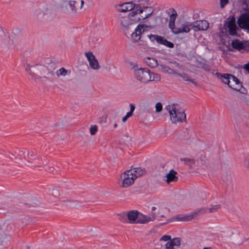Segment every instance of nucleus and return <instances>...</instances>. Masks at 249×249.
<instances>
[{"label": "nucleus", "mask_w": 249, "mask_h": 249, "mask_svg": "<svg viewBox=\"0 0 249 249\" xmlns=\"http://www.w3.org/2000/svg\"><path fill=\"white\" fill-rule=\"evenodd\" d=\"M170 18L169 21V27L171 30L172 32L175 30L176 27H175V21L177 16V13L174 9H169Z\"/></svg>", "instance_id": "nucleus-19"}, {"label": "nucleus", "mask_w": 249, "mask_h": 249, "mask_svg": "<svg viewBox=\"0 0 249 249\" xmlns=\"http://www.w3.org/2000/svg\"><path fill=\"white\" fill-rule=\"evenodd\" d=\"M149 76L150 79L148 80V82L150 81L159 82L161 79L160 75V74L151 72L150 71H149Z\"/></svg>", "instance_id": "nucleus-32"}, {"label": "nucleus", "mask_w": 249, "mask_h": 249, "mask_svg": "<svg viewBox=\"0 0 249 249\" xmlns=\"http://www.w3.org/2000/svg\"><path fill=\"white\" fill-rule=\"evenodd\" d=\"M25 70L28 74L35 79L45 78L50 73V71L46 66L38 64L31 65L27 63L25 66Z\"/></svg>", "instance_id": "nucleus-6"}, {"label": "nucleus", "mask_w": 249, "mask_h": 249, "mask_svg": "<svg viewBox=\"0 0 249 249\" xmlns=\"http://www.w3.org/2000/svg\"><path fill=\"white\" fill-rule=\"evenodd\" d=\"M158 43L164 45L170 48H173L174 46V44L172 42L168 41L167 40L165 39L163 37H162L161 36L160 38V40H159Z\"/></svg>", "instance_id": "nucleus-31"}, {"label": "nucleus", "mask_w": 249, "mask_h": 249, "mask_svg": "<svg viewBox=\"0 0 249 249\" xmlns=\"http://www.w3.org/2000/svg\"><path fill=\"white\" fill-rule=\"evenodd\" d=\"M229 0H220V6L221 8H223L225 5L228 3Z\"/></svg>", "instance_id": "nucleus-40"}, {"label": "nucleus", "mask_w": 249, "mask_h": 249, "mask_svg": "<svg viewBox=\"0 0 249 249\" xmlns=\"http://www.w3.org/2000/svg\"><path fill=\"white\" fill-rule=\"evenodd\" d=\"M117 125H117V124H114V127H115V128L117 127Z\"/></svg>", "instance_id": "nucleus-45"}, {"label": "nucleus", "mask_w": 249, "mask_h": 249, "mask_svg": "<svg viewBox=\"0 0 249 249\" xmlns=\"http://www.w3.org/2000/svg\"><path fill=\"white\" fill-rule=\"evenodd\" d=\"M8 241V235L0 229V248L4 247Z\"/></svg>", "instance_id": "nucleus-27"}, {"label": "nucleus", "mask_w": 249, "mask_h": 249, "mask_svg": "<svg viewBox=\"0 0 249 249\" xmlns=\"http://www.w3.org/2000/svg\"><path fill=\"white\" fill-rule=\"evenodd\" d=\"M147 37L151 41L153 42V41L156 40L157 42V43H158L159 40H160V36H159L155 35H149L147 36Z\"/></svg>", "instance_id": "nucleus-37"}, {"label": "nucleus", "mask_w": 249, "mask_h": 249, "mask_svg": "<svg viewBox=\"0 0 249 249\" xmlns=\"http://www.w3.org/2000/svg\"><path fill=\"white\" fill-rule=\"evenodd\" d=\"M15 32L12 33L3 32L0 35V42L8 46L12 45L16 39L15 36Z\"/></svg>", "instance_id": "nucleus-12"}, {"label": "nucleus", "mask_w": 249, "mask_h": 249, "mask_svg": "<svg viewBox=\"0 0 249 249\" xmlns=\"http://www.w3.org/2000/svg\"><path fill=\"white\" fill-rule=\"evenodd\" d=\"M145 64L149 67L154 68L158 66V61L153 57H147L144 59Z\"/></svg>", "instance_id": "nucleus-24"}, {"label": "nucleus", "mask_w": 249, "mask_h": 249, "mask_svg": "<svg viewBox=\"0 0 249 249\" xmlns=\"http://www.w3.org/2000/svg\"><path fill=\"white\" fill-rule=\"evenodd\" d=\"M247 166L249 168V162L248 163Z\"/></svg>", "instance_id": "nucleus-46"}, {"label": "nucleus", "mask_w": 249, "mask_h": 249, "mask_svg": "<svg viewBox=\"0 0 249 249\" xmlns=\"http://www.w3.org/2000/svg\"><path fill=\"white\" fill-rule=\"evenodd\" d=\"M195 166L197 167H203L206 165V160L205 159H196L195 160Z\"/></svg>", "instance_id": "nucleus-34"}, {"label": "nucleus", "mask_w": 249, "mask_h": 249, "mask_svg": "<svg viewBox=\"0 0 249 249\" xmlns=\"http://www.w3.org/2000/svg\"><path fill=\"white\" fill-rule=\"evenodd\" d=\"M139 45H142L143 46H146V44L145 43L143 42L142 44L140 43Z\"/></svg>", "instance_id": "nucleus-44"}, {"label": "nucleus", "mask_w": 249, "mask_h": 249, "mask_svg": "<svg viewBox=\"0 0 249 249\" xmlns=\"http://www.w3.org/2000/svg\"><path fill=\"white\" fill-rule=\"evenodd\" d=\"M71 73V71H69L64 68H61L56 71V75L57 77H66Z\"/></svg>", "instance_id": "nucleus-28"}, {"label": "nucleus", "mask_w": 249, "mask_h": 249, "mask_svg": "<svg viewBox=\"0 0 249 249\" xmlns=\"http://www.w3.org/2000/svg\"><path fill=\"white\" fill-rule=\"evenodd\" d=\"M62 8L70 14L78 13L82 8L84 2L83 0H62Z\"/></svg>", "instance_id": "nucleus-8"}, {"label": "nucleus", "mask_w": 249, "mask_h": 249, "mask_svg": "<svg viewBox=\"0 0 249 249\" xmlns=\"http://www.w3.org/2000/svg\"><path fill=\"white\" fill-rule=\"evenodd\" d=\"M195 159L188 158H181L180 160L184 162L185 165L192 167L195 166Z\"/></svg>", "instance_id": "nucleus-33"}, {"label": "nucleus", "mask_w": 249, "mask_h": 249, "mask_svg": "<svg viewBox=\"0 0 249 249\" xmlns=\"http://www.w3.org/2000/svg\"><path fill=\"white\" fill-rule=\"evenodd\" d=\"M178 77H181L182 78L183 80L185 81H187L189 82H191L192 83L196 85L197 83L194 81V80L192 79L191 77H190L187 74L182 73H180L177 72V74L175 75Z\"/></svg>", "instance_id": "nucleus-29"}, {"label": "nucleus", "mask_w": 249, "mask_h": 249, "mask_svg": "<svg viewBox=\"0 0 249 249\" xmlns=\"http://www.w3.org/2000/svg\"><path fill=\"white\" fill-rule=\"evenodd\" d=\"M239 26L249 31V11L242 14L237 19Z\"/></svg>", "instance_id": "nucleus-14"}, {"label": "nucleus", "mask_w": 249, "mask_h": 249, "mask_svg": "<svg viewBox=\"0 0 249 249\" xmlns=\"http://www.w3.org/2000/svg\"><path fill=\"white\" fill-rule=\"evenodd\" d=\"M53 195L55 197L59 196L61 195V192L56 189H53Z\"/></svg>", "instance_id": "nucleus-39"}, {"label": "nucleus", "mask_w": 249, "mask_h": 249, "mask_svg": "<svg viewBox=\"0 0 249 249\" xmlns=\"http://www.w3.org/2000/svg\"><path fill=\"white\" fill-rule=\"evenodd\" d=\"M220 208V205H215L212 206L210 208H203L198 210L200 213H215Z\"/></svg>", "instance_id": "nucleus-22"}, {"label": "nucleus", "mask_w": 249, "mask_h": 249, "mask_svg": "<svg viewBox=\"0 0 249 249\" xmlns=\"http://www.w3.org/2000/svg\"><path fill=\"white\" fill-rule=\"evenodd\" d=\"M156 112H160L162 110V106L160 102L157 103L155 106Z\"/></svg>", "instance_id": "nucleus-38"}, {"label": "nucleus", "mask_w": 249, "mask_h": 249, "mask_svg": "<svg viewBox=\"0 0 249 249\" xmlns=\"http://www.w3.org/2000/svg\"><path fill=\"white\" fill-rule=\"evenodd\" d=\"M200 213L198 212V210L193 213H186V214H179L176 215L172 218L171 219H167L166 221L162 223L161 225H164L169 223L170 222L177 221V222H186L190 221L193 219L198 214Z\"/></svg>", "instance_id": "nucleus-10"}, {"label": "nucleus", "mask_w": 249, "mask_h": 249, "mask_svg": "<svg viewBox=\"0 0 249 249\" xmlns=\"http://www.w3.org/2000/svg\"><path fill=\"white\" fill-rule=\"evenodd\" d=\"M181 242V239L179 237L172 239L171 236L164 235L160 238L158 244L161 248L164 247L165 249H173L174 247L179 248Z\"/></svg>", "instance_id": "nucleus-9"}, {"label": "nucleus", "mask_w": 249, "mask_h": 249, "mask_svg": "<svg viewBox=\"0 0 249 249\" xmlns=\"http://www.w3.org/2000/svg\"><path fill=\"white\" fill-rule=\"evenodd\" d=\"M98 131V126L96 125H91L89 128V132L91 135H94Z\"/></svg>", "instance_id": "nucleus-36"}, {"label": "nucleus", "mask_w": 249, "mask_h": 249, "mask_svg": "<svg viewBox=\"0 0 249 249\" xmlns=\"http://www.w3.org/2000/svg\"><path fill=\"white\" fill-rule=\"evenodd\" d=\"M146 173L142 167H132L120 175L118 184L121 188L125 189L132 186L136 179Z\"/></svg>", "instance_id": "nucleus-2"}, {"label": "nucleus", "mask_w": 249, "mask_h": 249, "mask_svg": "<svg viewBox=\"0 0 249 249\" xmlns=\"http://www.w3.org/2000/svg\"><path fill=\"white\" fill-rule=\"evenodd\" d=\"M192 29L196 32L200 30H206L209 27V23L206 20L196 21L192 23Z\"/></svg>", "instance_id": "nucleus-16"}, {"label": "nucleus", "mask_w": 249, "mask_h": 249, "mask_svg": "<svg viewBox=\"0 0 249 249\" xmlns=\"http://www.w3.org/2000/svg\"><path fill=\"white\" fill-rule=\"evenodd\" d=\"M15 32H19L18 31V30L15 31Z\"/></svg>", "instance_id": "nucleus-50"}, {"label": "nucleus", "mask_w": 249, "mask_h": 249, "mask_svg": "<svg viewBox=\"0 0 249 249\" xmlns=\"http://www.w3.org/2000/svg\"><path fill=\"white\" fill-rule=\"evenodd\" d=\"M203 69L206 71H210V70H211V69L209 66H204Z\"/></svg>", "instance_id": "nucleus-42"}, {"label": "nucleus", "mask_w": 249, "mask_h": 249, "mask_svg": "<svg viewBox=\"0 0 249 249\" xmlns=\"http://www.w3.org/2000/svg\"><path fill=\"white\" fill-rule=\"evenodd\" d=\"M244 69L246 71H247L248 72V73H249V62L248 63L244 65Z\"/></svg>", "instance_id": "nucleus-41"}, {"label": "nucleus", "mask_w": 249, "mask_h": 249, "mask_svg": "<svg viewBox=\"0 0 249 249\" xmlns=\"http://www.w3.org/2000/svg\"><path fill=\"white\" fill-rule=\"evenodd\" d=\"M66 201V202H70V201L69 200H67Z\"/></svg>", "instance_id": "nucleus-48"}, {"label": "nucleus", "mask_w": 249, "mask_h": 249, "mask_svg": "<svg viewBox=\"0 0 249 249\" xmlns=\"http://www.w3.org/2000/svg\"><path fill=\"white\" fill-rule=\"evenodd\" d=\"M129 106L130 107V111L126 113V115L124 116L122 119V121L124 123L129 117H131L132 115L133 112L135 110V106L133 104H130Z\"/></svg>", "instance_id": "nucleus-35"}, {"label": "nucleus", "mask_w": 249, "mask_h": 249, "mask_svg": "<svg viewBox=\"0 0 249 249\" xmlns=\"http://www.w3.org/2000/svg\"><path fill=\"white\" fill-rule=\"evenodd\" d=\"M191 29H192V22H185L180 28H176L173 30V33L175 34H179L180 33H188Z\"/></svg>", "instance_id": "nucleus-17"}, {"label": "nucleus", "mask_w": 249, "mask_h": 249, "mask_svg": "<svg viewBox=\"0 0 249 249\" xmlns=\"http://www.w3.org/2000/svg\"><path fill=\"white\" fill-rule=\"evenodd\" d=\"M231 242L234 244H240L241 240L240 236L238 232H232L230 236Z\"/></svg>", "instance_id": "nucleus-25"}, {"label": "nucleus", "mask_w": 249, "mask_h": 249, "mask_svg": "<svg viewBox=\"0 0 249 249\" xmlns=\"http://www.w3.org/2000/svg\"><path fill=\"white\" fill-rule=\"evenodd\" d=\"M89 63V67L91 69L94 70H98L100 68V65L95 56L91 52H88L85 53Z\"/></svg>", "instance_id": "nucleus-15"}, {"label": "nucleus", "mask_w": 249, "mask_h": 249, "mask_svg": "<svg viewBox=\"0 0 249 249\" xmlns=\"http://www.w3.org/2000/svg\"><path fill=\"white\" fill-rule=\"evenodd\" d=\"M147 26L144 24H139L135 29L131 35V38L133 42H138L140 41L142 34L145 31V29Z\"/></svg>", "instance_id": "nucleus-13"}, {"label": "nucleus", "mask_w": 249, "mask_h": 249, "mask_svg": "<svg viewBox=\"0 0 249 249\" xmlns=\"http://www.w3.org/2000/svg\"><path fill=\"white\" fill-rule=\"evenodd\" d=\"M126 217L129 223L132 224H144L153 221L156 219V213H153L149 215L140 213L137 210H130L126 213Z\"/></svg>", "instance_id": "nucleus-4"}, {"label": "nucleus", "mask_w": 249, "mask_h": 249, "mask_svg": "<svg viewBox=\"0 0 249 249\" xmlns=\"http://www.w3.org/2000/svg\"><path fill=\"white\" fill-rule=\"evenodd\" d=\"M47 11L48 10L44 7H38L34 10V14L37 17L42 16L46 14Z\"/></svg>", "instance_id": "nucleus-30"}, {"label": "nucleus", "mask_w": 249, "mask_h": 249, "mask_svg": "<svg viewBox=\"0 0 249 249\" xmlns=\"http://www.w3.org/2000/svg\"><path fill=\"white\" fill-rule=\"evenodd\" d=\"M153 0H137V3L132 1L118 4L115 6L118 12L125 13L131 11H138L140 10L151 7L150 4Z\"/></svg>", "instance_id": "nucleus-3"}, {"label": "nucleus", "mask_w": 249, "mask_h": 249, "mask_svg": "<svg viewBox=\"0 0 249 249\" xmlns=\"http://www.w3.org/2000/svg\"><path fill=\"white\" fill-rule=\"evenodd\" d=\"M26 248H31V246H28V247H27Z\"/></svg>", "instance_id": "nucleus-49"}, {"label": "nucleus", "mask_w": 249, "mask_h": 249, "mask_svg": "<svg viewBox=\"0 0 249 249\" xmlns=\"http://www.w3.org/2000/svg\"><path fill=\"white\" fill-rule=\"evenodd\" d=\"M228 32L230 35L234 36L237 34L236 30L237 29V25L235 23V18L232 17L228 22Z\"/></svg>", "instance_id": "nucleus-20"}, {"label": "nucleus", "mask_w": 249, "mask_h": 249, "mask_svg": "<svg viewBox=\"0 0 249 249\" xmlns=\"http://www.w3.org/2000/svg\"><path fill=\"white\" fill-rule=\"evenodd\" d=\"M203 249H209L208 248L204 247Z\"/></svg>", "instance_id": "nucleus-47"}, {"label": "nucleus", "mask_w": 249, "mask_h": 249, "mask_svg": "<svg viewBox=\"0 0 249 249\" xmlns=\"http://www.w3.org/2000/svg\"><path fill=\"white\" fill-rule=\"evenodd\" d=\"M177 66L178 67L179 69H180L181 70L183 69L182 66L179 65L178 64H177Z\"/></svg>", "instance_id": "nucleus-43"}, {"label": "nucleus", "mask_w": 249, "mask_h": 249, "mask_svg": "<svg viewBox=\"0 0 249 249\" xmlns=\"http://www.w3.org/2000/svg\"><path fill=\"white\" fill-rule=\"evenodd\" d=\"M216 75L221 82L227 84L231 89L237 91L240 90L242 89L241 83L235 76L230 74H222L218 72H217Z\"/></svg>", "instance_id": "nucleus-7"}, {"label": "nucleus", "mask_w": 249, "mask_h": 249, "mask_svg": "<svg viewBox=\"0 0 249 249\" xmlns=\"http://www.w3.org/2000/svg\"><path fill=\"white\" fill-rule=\"evenodd\" d=\"M159 69H160L161 71L164 73H167L174 75L177 74V71H176L173 70L172 69L169 68V67L165 65H159Z\"/></svg>", "instance_id": "nucleus-26"}, {"label": "nucleus", "mask_w": 249, "mask_h": 249, "mask_svg": "<svg viewBox=\"0 0 249 249\" xmlns=\"http://www.w3.org/2000/svg\"><path fill=\"white\" fill-rule=\"evenodd\" d=\"M165 178H166L165 181L168 184L171 182H177L178 180L177 172L173 169L166 175Z\"/></svg>", "instance_id": "nucleus-21"}, {"label": "nucleus", "mask_w": 249, "mask_h": 249, "mask_svg": "<svg viewBox=\"0 0 249 249\" xmlns=\"http://www.w3.org/2000/svg\"><path fill=\"white\" fill-rule=\"evenodd\" d=\"M164 208L162 207H153L152 208V212L150 214H152L153 213H156V218H158V219H159L161 217H164Z\"/></svg>", "instance_id": "nucleus-23"}, {"label": "nucleus", "mask_w": 249, "mask_h": 249, "mask_svg": "<svg viewBox=\"0 0 249 249\" xmlns=\"http://www.w3.org/2000/svg\"><path fill=\"white\" fill-rule=\"evenodd\" d=\"M150 70L147 68H140L134 70V74L136 79L139 82L146 84L148 83Z\"/></svg>", "instance_id": "nucleus-11"}, {"label": "nucleus", "mask_w": 249, "mask_h": 249, "mask_svg": "<svg viewBox=\"0 0 249 249\" xmlns=\"http://www.w3.org/2000/svg\"><path fill=\"white\" fill-rule=\"evenodd\" d=\"M231 46L238 51L244 52L247 51L249 45L246 42H243L239 40L235 39L232 41Z\"/></svg>", "instance_id": "nucleus-18"}, {"label": "nucleus", "mask_w": 249, "mask_h": 249, "mask_svg": "<svg viewBox=\"0 0 249 249\" xmlns=\"http://www.w3.org/2000/svg\"><path fill=\"white\" fill-rule=\"evenodd\" d=\"M154 12V8L152 6L140 10L138 11H131L126 15L120 16L119 22L122 28L127 29L141 20L149 18Z\"/></svg>", "instance_id": "nucleus-1"}, {"label": "nucleus", "mask_w": 249, "mask_h": 249, "mask_svg": "<svg viewBox=\"0 0 249 249\" xmlns=\"http://www.w3.org/2000/svg\"><path fill=\"white\" fill-rule=\"evenodd\" d=\"M169 114L170 121L173 124H177L186 121L184 110L178 104H172L166 107Z\"/></svg>", "instance_id": "nucleus-5"}]
</instances>
